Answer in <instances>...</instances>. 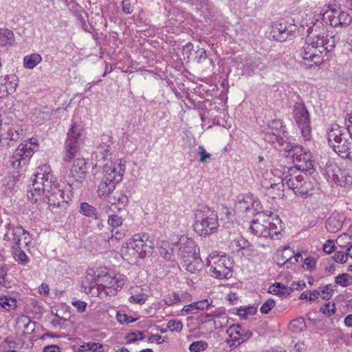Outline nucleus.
I'll use <instances>...</instances> for the list:
<instances>
[{
    "instance_id": "f257e3e1",
    "label": "nucleus",
    "mask_w": 352,
    "mask_h": 352,
    "mask_svg": "<svg viewBox=\"0 0 352 352\" xmlns=\"http://www.w3.org/2000/svg\"><path fill=\"white\" fill-rule=\"evenodd\" d=\"M64 192L58 189L56 178L48 164L38 166L34 174L30 190L28 192V198L32 203L43 200L54 213L65 210L67 201L65 199Z\"/></svg>"
},
{
    "instance_id": "f03ea898",
    "label": "nucleus",
    "mask_w": 352,
    "mask_h": 352,
    "mask_svg": "<svg viewBox=\"0 0 352 352\" xmlns=\"http://www.w3.org/2000/svg\"><path fill=\"white\" fill-rule=\"evenodd\" d=\"M329 34L326 26L322 21H317L307 29V36L305 44L302 47L301 56L303 60L311 61L314 63L307 68L311 69L324 62V57L332 50L334 44H329Z\"/></svg>"
},
{
    "instance_id": "7ed1b4c3",
    "label": "nucleus",
    "mask_w": 352,
    "mask_h": 352,
    "mask_svg": "<svg viewBox=\"0 0 352 352\" xmlns=\"http://www.w3.org/2000/svg\"><path fill=\"white\" fill-rule=\"evenodd\" d=\"M327 139L330 146L342 158L352 160V137L347 129L338 124H332L327 129Z\"/></svg>"
},
{
    "instance_id": "20e7f679",
    "label": "nucleus",
    "mask_w": 352,
    "mask_h": 352,
    "mask_svg": "<svg viewBox=\"0 0 352 352\" xmlns=\"http://www.w3.org/2000/svg\"><path fill=\"white\" fill-rule=\"evenodd\" d=\"M280 180L283 187L287 185L296 195L303 198L313 195L316 190L314 183L305 174L292 168H289L288 175Z\"/></svg>"
},
{
    "instance_id": "39448f33",
    "label": "nucleus",
    "mask_w": 352,
    "mask_h": 352,
    "mask_svg": "<svg viewBox=\"0 0 352 352\" xmlns=\"http://www.w3.org/2000/svg\"><path fill=\"white\" fill-rule=\"evenodd\" d=\"M195 231L201 236H208L217 231L219 228L217 212L206 206H199L195 212Z\"/></svg>"
},
{
    "instance_id": "423d86ee",
    "label": "nucleus",
    "mask_w": 352,
    "mask_h": 352,
    "mask_svg": "<svg viewBox=\"0 0 352 352\" xmlns=\"http://www.w3.org/2000/svg\"><path fill=\"white\" fill-rule=\"evenodd\" d=\"M154 248V242L149 239L148 234H137L123 245L120 251L122 256L126 259L138 258L144 256L146 252H151Z\"/></svg>"
},
{
    "instance_id": "0eeeda50",
    "label": "nucleus",
    "mask_w": 352,
    "mask_h": 352,
    "mask_svg": "<svg viewBox=\"0 0 352 352\" xmlns=\"http://www.w3.org/2000/svg\"><path fill=\"white\" fill-rule=\"evenodd\" d=\"M207 273L217 279H228L232 276V261L226 255L211 252L206 259Z\"/></svg>"
},
{
    "instance_id": "6e6552de",
    "label": "nucleus",
    "mask_w": 352,
    "mask_h": 352,
    "mask_svg": "<svg viewBox=\"0 0 352 352\" xmlns=\"http://www.w3.org/2000/svg\"><path fill=\"white\" fill-rule=\"evenodd\" d=\"M281 142V151L288 153L293 159L296 168L302 171H309L314 168L311 154L302 146L296 144L294 142L287 141Z\"/></svg>"
},
{
    "instance_id": "1a4fd4ad",
    "label": "nucleus",
    "mask_w": 352,
    "mask_h": 352,
    "mask_svg": "<svg viewBox=\"0 0 352 352\" xmlns=\"http://www.w3.org/2000/svg\"><path fill=\"white\" fill-rule=\"evenodd\" d=\"M83 127L80 124L72 123L69 129L65 143L64 161L70 162L75 157L82 144Z\"/></svg>"
},
{
    "instance_id": "9d476101",
    "label": "nucleus",
    "mask_w": 352,
    "mask_h": 352,
    "mask_svg": "<svg viewBox=\"0 0 352 352\" xmlns=\"http://www.w3.org/2000/svg\"><path fill=\"white\" fill-rule=\"evenodd\" d=\"M94 276L101 283L104 288V294L108 296H115L125 284L124 276L110 274L106 269H97L94 272Z\"/></svg>"
},
{
    "instance_id": "9b49d317",
    "label": "nucleus",
    "mask_w": 352,
    "mask_h": 352,
    "mask_svg": "<svg viewBox=\"0 0 352 352\" xmlns=\"http://www.w3.org/2000/svg\"><path fill=\"white\" fill-rule=\"evenodd\" d=\"M292 117L300 129L304 140H309L311 137L310 115L304 102L295 103L293 107Z\"/></svg>"
},
{
    "instance_id": "f8f14e48",
    "label": "nucleus",
    "mask_w": 352,
    "mask_h": 352,
    "mask_svg": "<svg viewBox=\"0 0 352 352\" xmlns=\"http://www.w3.org/2000/svg\"><path fill=\"white\" fill-rule=\"evenodd\" d=\"M4 227L6 232L4 234L3 239L10 243L11 248L21 247V241L25 246H28L32 242V239L30 233L21 226H16L9 222L6 223Z\"/></svg>"
},
{
    "instance_id": "ddd939ff",
    "label": "nucleus",
    "mask_w": 352,
    "mask_h": 352,
    "mask_svg": "<svg viewBox=\"0 0 352 352\" xmlns=\"http://www.w3.org/2000/svg\"><path fill=\"white\" fill-rule=\"evenodd\" d=\"M268 131L264 135V140L272 144L277 149L281 151V142L287 140H289L288 133L285 130V127L283 125V122L280 120H274L270 122L268 124Z\"/></svg>"
},
{
    "instance_id": "4468645a",
    "label": "nucleus",
    "mask_w": 352,
    "mask_h": 352,
    "mask_svg": "<svg viewBox=\"0 0 352 352\" xmlns=\"http://www.w3.org/2000/svg\"><path fill=\"white\" fill-rule=\"evenodd\" d=\"M322 21L334 28H346L351 23L352 17L340 8L329 6L322 14Z\"/></svg>"
},
{
    "instance_id": "2eb2a0df",
    "label": "nucleus",
    "mask_w": 352,
    "mask_h": 352,
    "mask_svg": "<svg viewBox=\"0 0 352 352\" xmlns=\"http://www.w3.org/2000/svg\"><path fill=\"white\" fill-rule=\"evenodd\" d=\"M104 164L101 168L98 167V173L101 174L106 178L120 183L122 180L125 170V164L122 159H110L104 161Z\"/></svg>"
},
{
    "instance_id": "dca6fc26",
    "label": "nucleus",
    "mask_w": 352,
    "mask_h": 352,
    "mask_svg": "<svg viewBox=\"0 0 352 352\" xmlns=\"http://www.w3.org/2000/svg\"><path fill=\"white\" fill-rule=\"evenodd\" d=\"M34 153V148L28 144H20L10 157V164L14 168H21L27 166Z\"/></svg>"
},
{
    "instance_id": "f3484780",
    "label": "nucleus",
    "mask_w": 352,
    "mask_h": 352,
    "mask_svg": "<svg viewBox=\"0 0 352 352\" xmlns=\"http://www.w3.org/2000/svg\"><path fill=\"white\" fill-rule=\"evenodd\" d=\"M296 26L286 21L276 22L272 27L270 36L279 42H284L294 36Z\"/></svg>"
},
{
    "instance_id": "a211bd4d",
    "label": "nucleus",
    "mask_w": 352,
    "mask_h": 352,
    "mask_svg": "<svg viewBox=\"0 0 352 352\" xmlns=\"http://www.w3.org/2000/svg\"><path fill=\"white\" fill-rule=\"evenodd\" d=\"M329 178L340 186H348L352 184V173L346 170L341 169L336 164H330L325 169Z\"/></svg>"
},
{
    "instance_id": "6ab92c4d",
    "label": "nucleus",
    "mask_w": 352,
    "mask_h": 352,
    "mask_svg": "<svg viewBox=\"0 0 352 352\" xmlns=\"http://www.w3.org/2000/svg\"><path fill=\"white\" fill-rule=\"evenodd\" d=\"M272 212L269 211L258 212L256 218L251 223L250 229L258 236L268 237L270 232L267 226L270 225V218Z\"/></svg>"
},
{
    "instance_id": "aec40b11",
    "label": "nucleus",
    "mask_w": 352,
    "mask_h": 352,
    "mask_svg": "<svg viewBox=\"0 0 352 352\" xmlns=\"http://www.w3.org/2000/svg\"><path fill=\"white\" fill-rule=\"evenodd\" d=\"M25 135L24 130L18 126H7L1 128L0 142L8 147L13 146Z\"/></svg>"
},
{
    "instance_id": "412c9836",
    "label": "nucleus",
    "mask_w": 352,
    "mask_h": 352,
    "mask_svg": "<svg viewBox=\"0 0 352 352\" xmlns=\"http://www.w3.org/2000/svg\"><path fill=\"white\" fill-rule=\"evenodd\" d=\"M92 174L94 179L98 182L97 192L99 197H107L115 190L118 183L98 173L97 166L92 169Z\"/></svg>"
},
{
    "instance_id": "4be33fe9",
    "label": "nucleus",
    "mask_w": 352,
    "mask_h": 352,
    "mask_svg": "<svg viewBox=\"0 0 352 352\" xmlns=\"http://www.w3.org/2000/svg\"><path fill=\"white\" fill-rule=\"evenodd\" d=\"M112 137L107 134L102 135L95 151L96 157L98 159V161L114 159Z\"/></svg>"
},
{
    "instance_id": "5701e85b",
    "label": "nucleus",
    "mask_w": 352,
    "mask_h": 352,
    "mask_svg": "<svg viewBox=\"0 0 352 352\" xmlns=\"http://www.w3.org/2000/svg\"><path fill=\"white\" fill-rule=\"evenodd\" d=\"M94 272L91 270L87 273L85 279L82 282V286L86 294L102 298L107 296L104 294V288L101 283L96 280V277L94 276Z\"/></svg>"
},
{
    "instance_id": "b1692460",
    "label": "nucleus",
    "mask_w": 352,
    "mask_h": 352,
    "mask_svg": "<svg viewBox=\"0 0 352 352\" xmlns=\"http://www.w3.org/2000/svg\"><path fill=\"white\" fill-rule=\"evenodd\" d=\"M177 256L182 259L195 256L197 245L195 242L186 236H182L177 242Z\"/></svg>"
},
{
    "instance_id": "393cba45",
    "label": "nucleus",
    "mask_w": 352,
    "mask_h": 352,
    "mask_svg": "<svg viewBox=\"0 0 352 352\" xmlns=\"http://www.w3.org/2000/svg\"><path fill=\"white\" fill-rule=\"evenodd\" d=\"M18 78L14 74L5 75L0 77V90L6 95H10L15 92L18 86Z\"/></svg>"
},
{
    "instance_id": "a878e982",
    "label": "nucleus",
    "mask_w": 352,
    "mask_h": 352,
    "mask_svg": "<svg viewBox=\"0 0 352 352\" xmlns=\"http://www.w3.org/2000/svg\"><path fill=\"white\" fill-rule=\"evenodd\" d=\"M192 296L186 291L174 292L165 296L164 302L165 305L171 306L175 304L185 302L192 300Z\"/></svg>"
},
{
    "instance_id": "bb28decb",
    "label": "nucleus",
    "mask_w": 352,
    "mask_h": 352,
    "mask_svg": "<svg viewBox=\"0 0 352 352\" xmlns=\"http://www.w3.org/2000/svg\"><path fill=\"white\" fill-rule=\"evenodd\" d=\"M243 328L239 324H233L227 330L229 339L227 340L228 344L231 347H236L243 342L241 333Z\"/></svg>"
},
{
    "instance_id": "cd10ccee",
    "label": "nucleus",
    "mask_w": 352,
    "mask_h": 352,
    "mask_svg": "<svg viewBox=\"0 0 352 352\" xmlns=\"http://www.w3.org/2000/svg\"><path fill=\"white\" fill-rule=\"evenodd\" d=\"M257 179L261 186V190L264 192L269 186H272V188L276 187H283V185L280 182H276L272 177V173L265 171L257 174Z\"/></svg>"
},
{
    "instance_id": "c85d7f7f",
    "label": "nucleus",
    "mask_w": 352,
    "mask_h": 352,
    "mask_svg": "<svg viewBox=\"0 0 352 352\" xmlns=\"http://www.w3.org/2000/svg\"><path fill=\"white\" fill-rule=\"evenodd\" d=\"M183 261L181 262L182 267L187 272L190 274H196L199 272L203 266V263L201 259L198 257L192 256L182 259Z\"/></svg>"
},
{
    "instance_id": "c756f323",
    "label": "nucleus",
    "mask_w": 352,
    "mask_h": 352,
    "mask_svg": "<svg viewBox=\"0 0 352 352\" xmlns=\"http://www.w3.org/2000/svg\"><path fill=\"white\" fill-rule=\"evenodd\" d=\"M85 162L83 160L77 159L70 169L69 177L78 180L85 176Z\"/></svg>"
},
{
    "instance_id": "7c9ffc66",
    "label": "nucleus",
    "mask_w": 352,
    "mask_h": 352,
    "mask_svg": "<svg viewBox=\"0 0 352 352\" xmlns=\"http://www.w3.org/2000/svg\"><path fill=\"white\" fill-rule=\"evenodd\" d=\"M254 204L258 205L257 202L253 200L252 196L248 195H240L235 204V209L239 212H248L250 210L251 206L254 207Z\"/></svg>"
},
{
    "instance_id": "2f4dec72",
    "label": "nucleus",
    "mask_w": 352,
    "mask_h": 352,
    "mask_svg": "<svg viewBox=\"0 0 352 352\" xmlns=\"http://www.w3.org/2000/svg\"><path fill=\"white\" fill-rule=\"evenodd\" d=\"M16 322L19 327L23 329V334L25 336L32 334L35 330V322L27 316H20L17 318Z\"/></svg>"
},
{
    "instance_id": "473e14b6",
    "label": "nucleus",
    "mask_w": 352,
    "mask_h": 352,
    "mask_svg": "<svg viewBox=\"0 0 352 352\" xmlns=\"http://www.w3.org/2000/svg\"><path fill=\"white\" fill-rule=\"evenodd\" d=\"M129 199L127 196L124 194L120 193L118 197H113V201H109L107 204L108 210H106L107 212L111 211L115 212V210L118 209L120 210L121 207H125L128 204Z\"/></svg>"
},
{
    "instance_id": "72a5a7b5",
    "label": "nucleus",
    "mask_w": 352,
    "mask_h": 352,
    "mask_svg": "<svg viewBox=\"0 0 352 352\" xmlns=\"http://www.w3.org/2000/svg\"><path fill=\"white\" fill-rule=\"evenodd\" d=\"M79 212L87 217L96 221L100 220V215L98 212L96 208L89 203H81L80 204Z\"/></svg>"
},
{
    "instance_id": "f704fd0d",
    "label": "nucleus",
    "mask_w": 352,
    "mask_h": 352,
    "mask_svg": "<svg viewBox=\"0 0 352 352\" xmlns=\"http://www.w3.org/2000/svg\"><path fill=\"white\" fill-rule=\"evenodd\" d=\"M229 247L232 252H239L241 250L249 248L250 243L245 238L239 236L230 242Z\"/></svg>"
},
{
    "instance_id": "c9c22d12",
    "label": "nucleus",
    "mask_w": 352,
    "mask_h": 352,
    "mask_svg": "<svg viewBox=\"0 0 352 352\" xmlns=\"http://www.w3.org/2000/svg\"><path fill=\"white\" fill-rule=\"evenodd\" d=\"M42 61V56L37 53L26 55L23 58V67L25 69H32Z\"/></svg>"
},
{
    "instance_id": "e433bc0d",
    "label": "nucleus",
    "mask_w": 352,
    "mask_h": 352,
    "mask_svg": "<svg viewBox=\"0 0 352 352\" xmlns=\"http://www.w3.org/2000/svg\"><path fill=\"white\" fill-rule=\"evenodd\" d=\"M282 230V221L279 217L272 218V221L270 220L269 227L267 226V231L270 232L268 237L274 238L280 234Z\"/></svg>"
},
{
    "instance_id": "4c0bfd02",
    "label": "nucleus",
    "mask_w": 352,
    "mask_h": 352,
    "mask_svg": "<svg viewBox=\"0 0 352 352\" xmlns=\"http://www.w3.org/2000/svg\"><path fill=\"white\" fill-rule=\"evenodd\" d=\"M0 307L7 311L14 310L17 307V301L16 298L9 296H3L0 297Z\"/></svg>"
},
{
    "instance_id": "58836bf2",
    "label": "nucleus",
    "mask_w": 352,
    "mask_h": 352,
    "mask_svg": "<svg viewBox=\"0 0 352 352\" xmlns=\"http://www.w3.org/2000/svg\"><path fill=\"white\" fill-rule=\"evenodd\" d=\"M289 329L294 333L303 332L307 329L305 319L302 317L292 320L289 324Z\"/></svg>"
},
{
    "instance_id": "ea45409f",
    "label": "nucleus",
    "mask_w": 352,
    "mask_h": 352,
    "mask_svg": "<svg viewBox=\"0 0 352 352\" xmlns=\"http://www.w3.org/2000/svg\"><path fill=\"white\" fill-rule=\"evenodd\" d=\"M13 257L19 264L22 265H27L30 261V258L27 256L25 252L21 249V247L11 248Z\"/></svg>"
},
{
    "instance_id": "a19ab883",
    "label": "nucleus",
    "mask_w": 352,
    "mask_h": 352,
    "mask_svg": "<svg viewBox=\"0 0 352 352\" xmlns=\"http://www.w3.org/2000/svg\"><path fill=\"white\" fill-rule=\"evenodd\" d=\"M123 221L124 218L115 212L108 215L107 223L109 229L122 227Z\"/></svg>"
},
{
    "instance_id": "79ce46f5",
    "label": "nucleus",
    "mask_w": 352,
    "mask_h": 352,
    "mask_svg": "<svg viewBox=\"0 0 352 352\" xmlns=\"http://www.w3.org/2000/svg\"><path fill=\"white\" fill-rule=\"evenodd\" d=\"M325 227L330 232H336L342 227V222L338 220L335 217H330L327 219Z\"/></svg>"
},
{
    "instance_id": "37998d69",
    "label": "nucleus",
    "mask_w": 352,
    "mask_h": 352,
    "mask_svg": "<svg viewBox=\"0 0 352 352\" xmlns=\"http://www.w3.org/2000/svg\"><path fill=\"white\" fill-rule=\"evenodd\" d=\"M160 255L167 261H174L175 254L173 247L168 244H164L160 250Z\"/></svg>"
},
{
    "instance_id": "c03bdc74",
    "label": "nucleus",
    "mask_w": 352,
    "mask_h": 352,
    "mask_svg": "<svg viewBox=\"0 0 352 352\" xmlns=\"http://www.w3.org/2000/svg\"><path fill=\"white\" fill-rule=\"evenodd\" d=\"M283 187H276L272 188V186H269L264 192L267 196L272 199L283 198L284 197Z\"/></svg>"
},
{
    "instance_id": "a18cd8bd",
    "label": "nucleus",
    "mask_w": 352,
    "mask_h": 352,
    "mask_svg": "<svg viewBox=\"0 0 352 352\" xmlns=\"http://www.w3.org/2000/svg\"><path fill=\"white\" fill-rule=\"evenodd\" d=\"M0 286L4 288H11L12 282L8 278L7 269L0 264Z\"/></svg>"
},
{
    "instance_id": "49530a36",
    "label": "nucleus",
    "mask_w": 352,
    "mask_h": 352,
    "mask_svg": "<svg viewBox=\"0 0 352 352\" xmlns=\"http://www.w3.org/2000/svg\"><path fill=\"white\" fill-rule=\"evenodd\" d=\"M261 63L258 58H254V60H250L246 63L244 66V70L248 73V75H251L257 69L260 68Z\"/></svg>"
},
{
    "instance_id": "de8ad7c7",
    "label": "nucleus",
    "mask_w": 352,
    "mask_h": 352,
    "mask_svg": "<svg viewBox=\"0 0 352 352\" xmlns=\"http://www.w3.org/2000/svg\"><path fill=\"white\" fill-rule=\"evenodd\" d=\"M272 293L276 295L283 296L289 294V287H287L280 283H276L271 287Z\"/></svg>"
},
{
    "instance_id": "09e8293b",
    "label": "nucleus",
    "mask_w": 352,
    "mask_h": 352,
    "mask_svg": "<svg viewBox=\"0 0 352 352\" xmlns=\"http://www.w3.org/2000/svg\"><path fill=\"white\" fill-rule=\"evenodd\" d=\"M208 346L207 342L204 340L195 341L189 346L190 352H201L206 350Z\"/></svg>"
},
{
    "instance_id": "8fccbe9b",
    "label": "nucleus",
    "mask_w": 352,
    "mask_h": 352,
    "mask_svg": "<svg viewBox=\"0 0 352 352\" xmlns=\"http://www.w3.org/2000/svg\"><path fill=\"white\" fill-rule=\"evenodd\" d=\"M336 283L342 287L352 285V276L348 274H342L336 278Z\"/></svg>"
},
{
    "instance_id": "3c124183",
    "label": "nucleus",
    "mask_w": 352,
    "mask_h": 352,
    "mask_svg": "<svg viewBox=\"0 0 352 352\" xmlns=\"http://www.w3.org/2000/svg\"><path fill=\"white\" fill-rule=\"evenodd\" d=\"M294 252L289 248H286L282 252L283 263L278 262V265H287V267H289L291 262H292V256Z\"/></svg>"
},
{
    "instance_id": "603ef678",
    "label": "nucleus",
    "mask_w": 352,
    "mask_h": 352,
    "mask_svg": "<svg viewBox=\"0 0 352 352\" xmlns=\"http://www.w3.org/2000/svg\"><path fill=\"white\" fill-rule=\"evenodd\" d=\"M111 236L109 239L108 241L110 242L111 240L115 239L116 241H119L124 237L126 234V230L122 229V227L118 228H111Z\"/></svg>"
},
{
    "instance_id": "864d4df0",
    "label": "nucleus",
    "mask_w": 352,
    "mask_h": 352,
    "mask_svg": "<svg viewBox=\"0 0 352 352\" xmlns=\"http://www.w3.org/2000/svg\"><path fill=\"white\" fill-rule=\"evenodd\" d=\"M167 328L172 332L179 333L182 331L183 323L179 320H170L167 323Z\"/></svg>"
},
{
    "instance_id": "5fc2aeb1",
    "label": "nucleus",
    "mask_w": 352,
    "mask_h": 352,
    "mask_svg": "<svg viewBox=\"0 0 352 352\" xmlns=\"http://www.w3.org/2000/svg\"><path fill=\"white\" fill-rule=\"evenodd\" d=\"M276 305L274 300L267 299L260 307V311L263 314H268Z\"/></svg>"
},
{
    "instance_id": "6e6d98bb",
    "label": "nucleus",
    "mask_w": 352,
    "mask_h": 352,
    "mask_svg": "<svg viewBox=\"0 0 352 352\" xmlns=\"http://www.w3.org/2000/svg\"><path fill=\"white\" fill-rule=\"evenodd\" d=\"M83 350H89L92 352H102L103 346L102 344L96 342H87L85 345H82Z\"/></svg>"
},
{
    "instance_id": "4d7b16f0",
    "label": "nucleus",
    "mask_w": 352,
    "mask_h": 352,
    "mask_svg": "<svg viewBox=\"0 0 352 352\" xmlns=\"http://www.w3.org/2000/svg\"><path fill=\"white\" fill-rule=\"evenodd\" d=\"M144 338L143 331L132 332L128 334L126 337L127 343L130 344L135 342L138 340H142Z\"/></svg>"
},
{
    "instance_id": "13d9d810",
    "label": "nucleus",
    "mask_w": 352,
    "mask_h": 352,
    "mask_svg": "<svg viewBox=\"0 0 352 352\" xmlns=\"http://www.w3.org/2000/svg\"><path fill=\"white\" fill-rule=\"evenodd\" d=\"M198 155L199 156V161L202 163H206L208 160L211 159V154L208 153L203 145L199 146Z\"/></svg>"
},
{
    "instance_id": "bf43d9fd",
    "label": "nucleus",
    "mask_w": 352,
    "mask_h": 352,
    "mask_svg": "<svg viewBox=\"0 0 352 352\" xmlns=\"http://www.w3.org/2000/svg\"><path fill=\"white\" fill-rule=\"evenodd\" d=\"M147 298V296L144 294H139L133 295L129 298V302L131 303L143 305Z\"/></svg>"
},
{
    "instance_id": "052dcab7",
    "label": "nucleus",
    "mask_w": 352,
    "mask_h": 352,
    "mask_svg": "<svg viewBox=\"0 0 352 352\" xmlns=\"http://www.w3.org/2000/svg\"><path fill=\"white\" fill-rule=\"evenodd\" d=\"M116 319L118 322L120 324H129L131 322H134L135 320L133 319L132 317L127 316L125 314H121L120 312H118L116 314Z\"/></svg>"
},
{
    "instance_id": "680f3d73",
    "label": "nucleus",
    "mask_w": 352,
    "mask_h": 352,
    "mask_svg": "<svg viewBox=\"0 0 352 352\" xmlns=\"http://www.w3.org/2000/svg\"><path fill=\"white\" fill-rule=\"evenodd\" d=\"M71 304L76 309L78 313H83L87 308V302L80 300H76L71 302Z\"/></svg>"
},
{
    "instance_id": "e2e57ef3",
    "label": "nucleus",
    "mask_w": 352,
    "mask_h": 352,
    "mask_svg": "<svg viewBox=\"0 0 352 352\" xmlns=\"http://www.w3.org/2000/svg\"><path fill=\"white\" fill-rule=\"evenodd\" d=\"M212 300H209L207 298L197 302H195L197 311L208 309L212 305Z\"/></svg>"
},
{
    "instance_id": "0e129e2a",
    "label": "nucleus",
    "mask_w": 352,
    "mask_h": 352,
    "mask_svg": "<svg viewBox=\"0 0 352 352\" xmlns=\"http://www.w3.org/2000/svg\"><path fill=\"white\" fill-rule=\"evenodd\" d=\"M335 310H336L335 305L334 304L331 305L329 302L326 303L320 309V311L328 316L334 314Z\"/></svg>"
},
{
    "instance_id": "69168bd1",
    "label": "nucleus",
    "mask_w": 352,
    "mask_h": 352,
    "mask_svg": "<svg viewBox=\"0 0 352 352\" xmlns=\"http://www.w3.org/2000/svg\"><path fill=\"white\" fill-rule=\"evenodd\" d=\"M332 292L331 285H327L322 288L320 296L323 299L329 300L332 296Z\"/></svg>"
},
{
    "instance_id": "338daca9",
    "label": "nucleus",
    "mask_w": 352,
    "mask_h": 352,
    "mask_svg": "<svg viewBox=\"0 0 352 352\" xmlns=\"http://www.w3.org/2000/svg\"><path fill=\"white\" fill-rule=\"evenodd\" d=\"M334 259L337 263H345L348 260L347 252H337L334 255Z\"/></svg>"
},
{
    "instance_id": "774afa93",
    "label": "nucleus",
    "mask_w": 352,
    "mask_h": 352,
    "mask_svg": "<svg viewBox=\"0 0 352 352\" xmlns=\"http://www.w3.org/2000/svg\"><path fill=\"white\" fill-rule=\"evenodd\" d=\"M122 11L126 14H131L133 11V7L131 6V2L129 0H124L122 2Z\"/></svg>"
}]
</instances>
